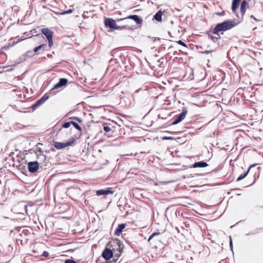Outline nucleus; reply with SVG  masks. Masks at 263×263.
<instances>
[{
	"mask_svg": "<svg viewBox=\"0 0 263 263\" xmlns=\"http://www.w3.org/2000/svg\"><path fill=\"white\" fill-rule=\"evenodd\" d=\"M67 83L68 80L67 79L61 78L59 80V81L54 85L52 89L49 90V93L52 95H55L56 93V92L54 91L55 89H58L63 86L66 85Z\"/></svg>",
	"mask_w": 263,
	"mask_h": 263,
	"instance_id": "nucleus-4",
	"label": "nucleus"
},
{
	"mask_svg": "<svg viewBox=\"0 0 263 263\" xmlns=\"http://www.w3.org/2000/svg\"><path fill=\"white\" fill-rule=\"evenodd\" d=\"M140 89H139L136 90L135 91V92H139V91H140Z\"/></svg>",
	"mask_w": 263,
	"mask_h": 263,
	"instance_id": "nucleus-40",
	"label": "nucleus"
},
{
	"mask_svg": "<svg viewBox=\"0 0 263 263\" xmlns=\"http://www.w3.org/2000/svg\"><path fill=\"white\" fill-rule=\"evenodd\" d=\"M121 253V252L120 249L118 251V253L117 254H114V253L111 250L105 248L102 253V256L106 260H109L111 257L114 256L113 261L115 263L117 261L118 258L120 255Z\"/></svg>",
	"mask_w": 263,
	"mask_h": 263,
	"instance_id": "nucleus-2",
	"label": "nucleus"
},
{
	"mask_svg": "<svg viewBox=\"0 0 263 263\" xmlns=\"http://www.w3.org/2000/svg\"><path fill=\"white\" fill-rule=\"evenodd\" d=\"M230 248H231V249L232 250L233 249V243H232V239H231V237H230Z\"/></svg>",
	"mask_w": 263,
	"mask_h": 263,
	"instance_id": "nucleus-32",
	"label": "nucleus"
},
{
	"mask_svg": "<svg viewBox=\"0 0 263 263\" xmlns=\"http://www.w3.org/2000/svg\"><path fill=\"white\" fill-rule=\"evenodd\" d=\"M247 0H243L242 1L241 5H240V12L241 13L242 15H243L245 12H246V8L247 5Z\"/></svg>",
	"mask_w": 263,
	"mask_h": 263,
	"instance_id": "nucleus-16",
	"label": "nucleus"
},
{
	"mask_svg": "<svg viewBox=\"0 0 263 263\" xmlns=\"http://www.w3.org/2000/svg\"><path fill=\"white\" fill-rule=\"evenodd\" d=\"M129 18L134 20L137 24H141L142 23V19L139 15H129L124 19Z\"/></svg>",
	"mask_w": 263,
	"mask_h": 263,
	"instance_id": "nucleus-11",
	"label": "nucleus"
},
{
	"mask_svg": "<svg viewBox=\"0 0 263 263\" xmlns=\"http://www.w3.org/2000/svg\"><path fill=\"white\" fill-rule=\"evenodd\" d=\"M208 166V164L203 161H198L195 162L193 165L192 167L196 168V167H205Z\"/></svg>",
	"mask_w": 263,
	"mask_h": 263,
	"instance_id": "nucleus-12",
	"label": "nucleus"
},
{
	"mask_svg": "<svg viewBox=\"0 0 263 263\" xmlns=\"http://www.w3.org/2000/svg\"><path fill=\"white\" fill-rule=\"evenodd\" d=\"M71 124H72L73 126L79 131L82 130L81 126L77 123L73 121H71Z\"/></svg>",
	"mask_w": 263,
	"mask_h": 263,
	"instance_id": "nucleus-21",
	"label": "nucleus"
},
{
	"mask_svg": "<svg viewBox=\"0 0 263 263\" xmlns=\"http://www.w3.org/2000/svg\"><path fill=\"white\" fill-rule=\"evenodd\" d=\"M208 37L209 39L211 40L214 43H217L220 39V35H218V37H217L214 36L210 34H208Z\"/></svg>",
	"mask_w": 263,
	"mask_h": 263,
	"instance_id": "nucleus-19",
	"label": "nucleus"
},
{
	"mask_svg": "<svg viewBox=\"0 0 263 263\" xmlns=\"http://www.w3.org/2000/svg\"><path fill=\"white\" fill-rule=\"evenodd\" d=\"M187 111L186 108L183 107L181 114L177 115L172 123V125H176L181 122L185 117Z\"/></svg>",
	"mask_w": 263,
	"mask_h": 263,
	"instance_id": "nucleus-6",
	"label": "nucleus"
},
{
	"mask_svg": "<svg viewBox=\"0 0 263 263\" xmlns=\"http://www.w3.org/2000/svg\"><path fill=\"white\" fill-rule=\"evenodd\" d=\"M72 11H73V10L72 9H69V10H68L67 11H64L62 12L61 13V14L64 15V14H65L70 13Z\"/></svg>",
	"mask_w": 263,
	"mask_h": 263,
	"instance_id": "nucleus-26",
	"label": "nucleus"
},
{
	"mask_svg": "<svg viewBox=\"0 0 263 263\" xmlns=\"http://www.w3.org/2000/svg\"><path fill=\"white\" fill-rule=\"evenodd\" d=\"M114 191L111 188H107L105 189H101L96 191V195L98 196H106L109 194H113Z\"/></svg>",
	"mask_w": 263,
	"mask_h": 263,
	"instance_id": "nucleus-10",
	"label": "nucleus"
},
{
	"mask_svg": "<svg viewBox=\"0 0 263 263\" xmlns=\"http://www.w3.org/2000/svg\"><path fill=\"white\" fill-rule=\"evenodd\" d=\"M240 1V0H233L232 4V10L234 13H235Z\"/></svg>",
	"mask_w": 263,
	"mask_h": 263,
	"instance_id": "nucleus-15",
	"label": "nucleus"
},
{
	"mask_svg": "<svg viewBox=\"0 0 263 263\" xmlns=\"http://www.w3.org/2000/svg\"><path fill=\"white\" fill-rule=\"evenodd\" d=\"M70 125H71V121L68 122H65L63 124L62 127L65 128H67L70 126Z\"/></svg>",
	"mask_w": 263,
	"mask_h": 263,
	"instance_id": "nucleus-25",
	"label": "nucleus"
},
{
	"mask_svg": "<svg viewBox=\"0 0 263 263\" xmlns=\"http://www.w3.org/2000/svg\"><path fill=\"white\" fill-rule=\"evenodd\" d=\"M224 11H222V12H219V13H218V14H219V15H224Z\"/></svg>",
	"mask_w": 263,
	"mask_h": 263,
	"instance_id": "nucleus-37",
	"label": "nucleus"
},
{
	"mask_svg": "<svg viewBox=\"0 0 263 263\" xmlns=\"http://www.w3.org/2000/svg\"><path fill=\"white\" fill-rule=\"evenodd\" d=\"M177 43L178 44L182 45L184 47H187L186 45L183 42H182L181 40H179V41H177Z\"/></svg>",
	"mask_w": 263,
	"mask_h": 263,
	"instance_id": "nucleus-28",
	"label": "nucleus"
},
{
	"mask_svg": "<svg viewBox=\"0 0 263 263\" xmlns=\"http://www.w3.org/2000/svg\"><path fill=\"white\" fill-rule=\"evenodd\" d=\"M213 51V50H205V51H203L202 53H205V54H208L210 52H212Z\"/></svg>",
	"mask_w": 263,
	"mask_h": 263,
	"instance_id": "nucleus-34",
	"label": "nucleus"
},
{
	"mask_svg": "<svg viewBox=\"0 0 263 263\" xmlns=\"http://www.w3.org/2000/svg\"><path fill=\"white\" fill-rule=\"evenodd\" d=\"M42 256L45 257H47L49 256V253L47 251H45L43 252Z\"/></svg>",
	"mask_w": 263,
	"mask_h": 263,
	"instance_id": "nucleus-29",
	"label": "nucleus"
},
{
	"mask_svg": "<svg viewBox=\"0 0 263 263\" xmlns=\"http://www.w3.org/2000/svg\"><path fill=\"white\" fill-rule=\"evenodd\" d=\"M99 259H98V260H96V262H97V263H99Z\"/></svg>",
	"mask_w": 263,
	"mask_h": 263,
	"instance_id": "nucleus-41",
	"label": "nucleus"
},
{
	"mask_svg": "<svg viewBox=\"0 0 263 263\" xmlns=\"http://www.w3.org/2000/svg\"><path fill=\"white\" fill-rule=\"evenodd\" d=\"M126 224L121 223L118 225L116 230L115 231V235L116 236H120L123 230L125 228Z\"/></svg>",
	"mask_w": 263,
	"mask_h": 263,
	"instance_id": "nucleus-13",
	"label": "nucleus"
},
{
	"mask_svg": "<svg viewBox=\"0 0 263 263\" xmlns=\"http://www.w3.org/2000/svg\"><path fill=\"white\" fill-rule=\"evenodd\" d=\"M162 12L161 10L158 11L154 16L153 18L158 22L162 21Z\"/></svg>",
	"mask_w": 263,
	"mask_h": 263,
	"instance_id": "nucleus-17",
	"label": "nucleus"
},
{
	"mask_svg": "<svg viewBox=\"0 0 263 263\" xmlns=\"http://www.w3.org/2000/svg\"><path fill=\"white\" fill-rule=\"evenodd\" d=\"M77 117H70L69 119H73V120H76V118H77Z\"/></svg>",
	"mask_w": 263,
	"mask_h": 263,
	"instance_id": "nucleus-38",
	"label": "nucleus"
},
{
	"mask_svg": "<svg viewBox=\"0 0 263 263\" xmlns=\"http://www.w3.org/2000/svg\"><path fill=\"white\" fill-rule=\"evenodd\" d=\"M160 234L159 232H154L152 235H150L149 237V238L148 239V241H149L154 236L156 235H159Z\"/></svg>",
	"mask_w": 263,
	"mask_h": 263,
	"instance_id": "nucleus-24",
	"label": "nucleus"
},
{
	"mask_svg": "<svg viewBox=\"0 0 263 263\" xmlns=\"http://www.w3.org/2000/svg\"><path fill=\"white\" fill-rule=\"evenodd\" d=\"M116 52V50H113L111 51L110 53L111 54L112 56H114V54Z\"/></svg>",
	"mask_w": 263,
	"mask_h": 263,
	"instance_id": "nucleus-36",
	"label": "nucleus"
},
{
	"mask_svg": "<svg viewBox=\"0 0 263 263\" xmlns=\"http://www.w3.org/2000/svg\"><path fill=\"white\" fill-rule=\"evenodd\" d=\"M236 25L237 23L235 21L228 20L222 23L217 24L213 30L212 33L219 35L220 32L230 30Z\"/></svg>",
	"mask_w": 263,
	"mask_h": 263,
	"instance_id": "nucleus-1",
	"label": "nucleus"
},
{
	"mask_svg": "<svg viewBox=\"0 0 263 263\" xmlns=\"http://www.w3.org/2000/svg\"><path fill=\"white\" fill-rule=\"evenodd\" d=\"M103 129L105 132H109L111 130V128L107 125L104 124L103 125Z\"/></svg>",
	"mask_w": 263,
	"mask_h": 263,
	"instance_id": "nucleus-23",
	"label": "nucleus"
},
{
	"mask_svg": "<svg viewBox=\"0 0 263 263\" xmlns=\"http://www.w3.org/2000/svg\"><path fill=\"white\" fill-rule=\"evenodd\" d=\"M251 18H253L255 21L258 22L259 20L256 18L254 15H252L251 16Z\"/></svg>",
	"mask_w": 263,
	"mask_h": 263,
	"instance_id": "nucleus-35",
	"label": "nucleus"
},
{
	"mask_svg": "<svg viewBox=\"0 0 263 263\" xmlns=\"http://www.w3.org/2000/svg\"><path fill=\"white\" fill-rule=\"evenodd\" d=\"M41 32L42 34L46 36L48 41V47H51L53 45V32L48 28H43L41 30Z\"/></svg>",
	"mask_w": 263,
	"mask_h": 263,
	"instance_id": "nucleus-5",
	"label": "nucleus"
},
{
	"mask_svg": "<svg viewBox=\"0 0 263 263\" xmlns=\"http://www.w3.org/2000/svg\"><path fill=\"white\" fill-rule=\"evenodd\" d=\"M74 142V139L71 138L66 142H54V146L58 149L64 148L67 146L72 145Z\"/></svg>",
	"mask_w": 263,
	"mask_h": 263,
	"instance_id": "nucleus-3",
	"label": "nucleus"
},
{
	"mask_svg": "<svg viewBox=\"0 0 263 263\" xmlns=\"http://www.w3.org/2000/svg\"><path fill=\"white\" fill-rule=\"evenodd\" d=\"M65 263H77V262L74 260L67 259L65 260Z\"/></svg>",
	"mask_w": 263,
	"mask_h": 263,
	"instance_id": "nucleus-27",
	"label": "nucleus"
},
{
	"mask_svg": "<svg viewBox=\"0 0 263 263\" xmlns=\"http://www.w3.org/2000/svg\"><path fill=\"white\" fill-rule=\"evenodd\" d=\"M47 45L46 44H42V45L34 48L33 49V51L35 52H37L40 50H42L43 51L49 50V49H47Z\"/></svg>",
	"mask_w": 263,
	"mask_h": 263,
	"instance_id": "nucleus-14",
	"label": "nucleus"
},
{
	"mask_svg": "<svg viewBox=\"0 0 263 263\" xmlns=\"http://www.w3.org/2000/svg\"><path fill=\"white\" fill-rule=\"evenodd\" d=\"M117 27L118 28V29L121 30L124 28H126V26H118L117 25Z\"/></svg>",
	"mask_w": 263,
	"mask_h": 263,
	"instance_id": "nucleus-31",
	"label": "nucleus"
},
{
	"mask_svg": "<svg viewBox=\"0 0 263 263\" xmlns=\"http://www.w3.org/2000/svg\"><path fill=\"white\" fill-rule=\"evenodd\" d=\"M261 228H256V229L253 230V231L249 232L246 235H253V234L258 233L259 232L260 230H261Z\"/></svg>",
	"mask_w": 263,
	"mask_h": 263,
	"instance_id": "nucleus-20",
	"label": "nucleus"
},
{
	"mask_svg": "<svg viewBox=\"0 0 263 263\" xmlns=\"http://www.w3.org/2000/svg\"><path fill=\"white\" fill-rule=\"evenodd\" d=\"M76 120H77L79 122H82V119L81 118H79L78 117H77V118H76Z\"/></svg>",
	"mask_w": 263,
	"mask_h": 263,
	"instance_id": "nucleus-33",
	"label": "nucleus"
},
{
	"mask_svg": "<svg viewBox=\"0 0 263 263\" xmlns=\"http://www.w3.org/2000/svg\"><path fill=\"white\" fill-rule=\"evenodd\" d=\"M254 166H255V165H250V167L248 168L247 171L245 172L243 175H241L240 176H239L237 178L236 181H239L242 180V179L245 178L248 174L251 168Z\"/></svg>",
	"mask_w": 263,
	"mask_h": 263,
	"instance_id": "nucleus-18",
	"label": "nucleus"
},
{
	"mask_svg": "<svg viewBox=\"0 0 263 263\" xmlns=\"http://www.w3.org/2000/svg\"><path fill=\"white\" fill-rule=\"evenodd\" d=\"M52 57V54H47V57L50 58Z\"/></svg>",
	"mask_w": 263,
	"mask_h": 263,
	"instance_id": "nucleus-39",
	"label": "nucleus"
},
{
	"mask_svg": "<svg viewBox=\"0 0 263 263\" xmlns=\"http://www.w3.org/2000/svg\"><path fill=\"white\" fill-rule=\"evenodd\" d=\"M16 167L19 170L21 171L22 172L24 171H26L25 166H24L23 164H20L18 165H17Z\"/></svg>",
	"mask_w": 263,
	"mask_h": 263,
	"instance_id": "nucleus-22",
	"label": "nucleus"
},
{
	"mask_svg": "<svg viewBox=\"0 0 263 263\" xmlns=\"http://www.w3.org/2000/svg\"><path fill=\"white\" fill-rule=\"evenodd\" d=\"M173 139V138L172 137H164L162 138L163 140H171Z\"/></svg>",
	"mask_w": 263,
	"mask_h": 263,
	"instance_id": "nucleus-30",
	"label": "nucleus"
},
{
	"mask_svg": "<svg viewBox=\"0 0 263 263\" xmlns=\"http://www.w3.org/2000/svg\"><path fill=\"white\" fill-rule=\"evenodd\" d=\"M105 25L112 30H118L115 20L112 18H108L104 20Z\"/></svg>",
	"mask_w": 263,
	"mask_h": 263,
	"instance_id": "nucleus-9",
	"label": "nucleus"
},
{
	"mask_svg": "<svg viewBox=\"0 0 263 263\" xmlns=\"http://www.w3.org/2000/svg\"><path fill=\"white\" fill-rule=\"evenodd\" d=\"M49 99V96L47 93L44 94V95L41 97L40 99L36 101L34 104H33L31 108L33 110H35L39 106L43 104L46 101Z\"/></svg>",
	"mask_w": 263,
	"mask_h": 263,
	"instance_id": "nucleus-7",
	"label": "nucleus"
},
{
	"mask_svg": "<svg viewBox=\"0 0 263 263\" xmlns=\"http://www.w3.org/2000/svg\"><path fill=\"white\" fill-rule=\"evenodd\" d=\"M39 168V163L37 161H31L28 163V170L29 172L34 173Z\"/></svg>",
	"mask_w": 263,
	"mask_h": 263,
	"instance_id": "nucleus-8",
	"label": "nucleus"
}]
</instances>
